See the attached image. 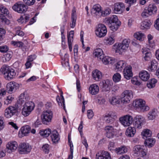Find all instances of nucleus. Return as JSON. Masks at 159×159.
<instances>
[{
	"label": "nucleus",
	"instance_id": "obj_33",
	"mask_svg": "<svg viewBox=\"0 0 159 159\" xmlns=\"http://www.w3.org/2000/svg\"><path fill=\"white\" fill-rule=\"evenodd\" d=\"M134 38L140 41H143L145 38V36L144 34L142 33L140 31L138 32L134 33Z\"/></svg>",
	"mask_w": 159,
	"mask_h": 159
},
{
	"label": "nucleus",
	"instance_id": "obj_28",
	"mask_svg": "<svg viewBox=\"0 0 159 159\" xmlns=\"http://www.w3.org/2000/svg\"><path fill=\"white\" fill-rule=\"evenodd\" d=\"M139 76L141 79L144 81H147L150 77L149 74L145 70L141 71L139 73Z\"/></svg>",
	"mask_w": 159,
	"mask_h": 159
},
{
	"label": "nucleus",
	"instance_id": "obj_19",
	"mask_svg": "<svg viewBox=\"0 0 159 159\" xmlns=\"http://www.w3.org/2000/svg\"><path fill=\"white\" fill-rule=\"evenodd\" d=\"M30 127L28 125H26L21 127L18 133L19 137L21 138L24 136L27 135L30 133Z\"/></svg>",
	"mask_w": 159,
	"mask_h": 159
},
{
	"label": "nucleus",
	"instance_id": "obj_34",
	"mask_svg": "<svg viewBox=\"0 0 159 159\" xmlns=\"http://www.w3.org/2000/svg\"><path fill=\"white\" fill-rule=\"evenodd\" d=\"M61 64L62 66L64 67L68 66H69V55L67 53H65L64 55L61 57Z\"/></svg>",
	"mask_w": 159,
	"mask_h": 159
},
{
	"label": "nucleus",
	"instance_id": "obj_36",
	"mask_svg": "<svg viewBox=\"0 0 159 159\" xmlns=\"http://www.w3.org/2000/svg\"><path fill=\"white\" fill-rule=\"evenodd\" d=\"M157 63L155 60L151 61L150 65L148 67V70L149 71H154L157 68Z\"/></svg>",
	"mask_w": 159,
	"mask_h": 159
},
{
	"label": "nucleus",
	"instance_id": "obj_31",
	"mask_svg": "<svg viewBox=\"0 0 159 159\" xmlns=\"http://www.w3.org/2000/svg\"><path fill=\"white\" fill-rule=\"evenodd\" d=\"M107 21L108 24H117V22H120L118 20L117 16L116 15H113L108 17Z\"/></svg>",
	"mask_w": 159,
	"mask_h": 159
},
{
	"label": "nucleus",
	"instance_id": "obj_12",
	"mask_svg": "<svg viewBox=\"0 0 159 159\" xmlns=\"http://www.w3.org/2000/svg\"><path fill=\"white\" fill-rule=\"evenodd\" d=\"M145 121V119L144 117L142 116L137 115L134 118L133 125L135 128L141 129Z\"/></svg>",
	"mask_w": 159,
	"mask_h": 159
},
{
	"label": "nucleus",
	"instance_id": "obj_7",
	"mask_svg": "<svg viewBox=\"0 0 159 159\" xmlns=\"http://www.w3.org/2000/svg\"><path fill=\"white\" fill-rule=\"evenodd\" d=\"M31 146L28 143H20L18 147V150L19 153L25 154L30 153L31 150Z\"/></svg>",
	"mask_w": 159,
	"mask_h": 159
},
{
	"label": "nucleus",
	"instance_id": "obj_45",
	"mask_svg": "<svg viewBox=\"0 0 159 159\" xmlns=\"http://www.w3.org/2000/svg\"><path fill=\"white\" fill-rule=\"evenodd\" d=\"M157 82V80L155 79H152L150 80L147 84L148 87L150 89L154 87L156 84Z\"/></svg>",
	"mask_w": 159,
	"mask_h": 159
},
{
	"label": "nucleus",
	"instance_id": "obj_27",
	"mask_svg": "<svg viewBox=\"0 0 159 159\" xmlns=\"http://www.w3.org/2000/svg\"><path fill=\"white\" fill-rule=\"evenodd\" d=\"M115 151L118 155H121L127 152L128 149L125 146H121L120 147L116 148Z\"/></svg>",
	"mask_w": 159,
	"mask_h": 159
},
{
	"label": "nucleus",
	"instance_id": "obj_24",
	"mask_svg": "<svg viewBox=\"0 0 159 159\" xmlns=\"http://www.w3.org/2000/svg\"><path fill=\"white\" fill-rule=\"evenodd\" d=\"M50 137L53 143H58L60 139L59 134L56 130L52 131Z\"/></svg>",
	"mask_w": 159,
	"mask_h": 159
},
{
	"label": "nucleus",
	"instance_id": "obj_60",
	"mask_svg": "<svg viewBox=\"0 0 159 159\" xmlns=\"http://www.w3.org/2000/svg\"><path fill=\"white\" fill-rule=\"evenodd\" d=\"M32 110H22L21 113L25 117L28 116L31 113Z\"/></svg>",
	"mask_w": 159,
	"mask_h": 159
},
{
	"label": "nucleus",
	"instance_id": "obj_18",
	"mask_svg": "<svg viewBox=\"0 0 159 159\" xmlns=\"http://www.w3.org/2000/svg\"><path fill=\"white\" fill-rule=\"evenodd\" d=\"M123 74L124 77L127 80H129L133 76L132 67L130 66H126L124 69Z\"/></svg>",
	"mask_w": 159,
	"mask_h": 159
},
{
	"label": "nucleus",
	"instance_id": "obj_64",
	"mask_svg": "<svg viewBox=\"0 0 159 159\" xmlns=\"http://www.w3.org/2000/svg\"><path fill=\"white\" fill-rule=\"evenodd\" d=\"M37 57L34 54L28 56L27 58V60L31 62L36 59Z\"/></svg>",
	"mask_w": 159,
	"mask_h": 159
},
{
	"label": "nucleus",
	"instance_id": "obj_40",
	"mask_svg": "<svg viewBox=\"0 0 159 159\" xmlns=\"http://www.w3.org/2000/svg\"><path fill=\"white\" fill-rule=\"evenodd\" d=\"M16 113V110H5L4 113V116L7 118L11 117Z\"/></svg>",
	"mask_w": 159,
	"mask_h": 159
},
{
	"label": "nucleus",
	"instance_id": "obj_47",
	"mask_svg": "<svg viewBox=\"0 0 159 159\" xmlns=\"http://www.w3.org/2000/svg\"><path fill=\"white\" fill-rule=\"evenodd\" d=\"M109 102L113 105H116L119 104L120 100L119 99L113 97L109 99Z\"/></svg>",
	"mask_w": 159,
	"mask_h": 159
},
{
	"label": "nucleus",
	"instance_id": "obj_54",
	"mask_svg": "<svg viewBox=\"0 0 159 159\" xmlns=\"http://www.w3.org/2000/svg\"><path fill=\"white\" fill-rule=\"evenodd\" d=\"M131 83L134 84L139 86L140 84V83L138 81V78L136 77H133L131 80Z\"/></svg>",
	"mask_w": 159,
	"mask_h": 159
},
{
	"label": "nucleus",
	"instance_id": "obj_43",
	"mask_svg": "<svg viewBox=\"0 0 159 159\" xmlns=\"http://www.w3.org/2000/svg\"><path fill=\"white\" fill-rule=\"evenodd\" d=\"M39 133L41 136H43L44 137H47L51 134V130L50 129H47L45 130H41Z\"/></svg>",
	"mask_w": 159,
	"mask_h": 159
},
{
	"label": "nucleus",
	"instance_id": "obj_48",
	"mask_svg": "<svg viewBox=\"0 0 159 159\" xmlns=\"http://www.w3.org/2000/svg\"><path fill=\"white\" fill-rule=\"evenodd\" d=\"M113 81L115 82H118L120 81L121 80V76L120 74L116 73L113 76Z\"/></svg>",
	"mask_w": 159,
	"mask_h": 159
},
{
	"label": "nucleus",
	"instance_id": "obj_2",
	"mask_svg": "<svg viewBox=\"0 0 159 159\" xmlns=\"http://www.w3.org/2000/svg\"><path fill=\"white\" fill-rule=\"evenodd\" d=\"M130 41L129 39H125L120 43H116L113 45V49L115 52L122 54L128 49Z\"/></svg>",
	"mask_w": 159,
	"mask_h": 159
},
{
	"label": "nucleus",
	"instance_id": "obj_49",
	"mask_svg": "<svg viewBox=\"0 0 159 159\" xmlns=\"http://www.w3.org/2000/svg\"><path fill=\"white\" fill-rule=\"evenodd\" d=\"M0 11L4 15H7L9 14L8 9L2 5H0Z\"/></svg>",
	"mask_w": 159,
	"mask_h": 159
},
{
	"label": "nucleus",
	"instance_id": "obj_26",
	"mask_svg": "<svg viewBox=\"0 0 159 159\" xmlns=\"http://www.w3.org/2000/svg\"><path fill=\"white\" fill-rule=\"evenodd\" d=\"M92 75L93 79L96 81H99L102 77V73L98 70H96L93 71Z\"/></svg>",
	"mask_w": 159,
	"mask_h": 159
},
{
	"label": "nucleus",
	"instance_id": "obj_55",
	"mask_svg": "<svg viewBox=\"0 0 159 159\" xmlns=\"http://www.w3.org/2000/svg\"><path fill=\"white\" fill-rule=\"evenodd\" d=\"M12 52H10L7 53L4 56V57L6 61H9L12 57Z\"/></svg>",
	"mask_w": 159,
	"mask_h": 159
},
{
	"label": "nucleus",
	"instance_id": "obj_20",
	"mask_svg": "<svg viewBox=\"0 0 159 159\" xmlns=\"http://www.w3.org/2000/svg\"><path fill=\"white\" fill-rule=\"evenodd\" d=\"M125 9V5L123 3L118 2L114 5V10L115 13L121 14L123 12Z\"/></svg>",
	"mask_w": 159,
	"mask_h": 159
},
{
	"label": "nucleus",
	"instance_id": "obj_53",
	"mask_svg": "<svg viewBox=\"0 0 159 159\" xmlns=\"http://www.w3.org/2000/svg\"><path fill=\"white\" fill-rule=\"evenodd\" d=\"M11 44L14 46L20 47L23 46V43L21 41H12L11 42Z\"/></svg>",
	"mask_w": 159,
	"mask_h": 159
},
{
	"label": "nucleus",
	"instance_id": "obj_1",
	"mask_svg": "<svg viewBox=\"0 0 159 159\" xmlns=\"http://www.w3.org/2000/svg\"><path fill=\"white\" fill-rule=\"evenodd\" d=\"M29 99L28 95L25 92H23L19 96L14 106H10L6 109H34L35 107L34 103L32 101L26 102Z\"/></svg>",
	"mask_w": 159,
	"mask_h": 159
},
{
	"label": "nucleus",
	"instance_id": "obj_11",
	"mask_svg": "<svg viewBox=\"0 0 159 159\" xmlns=\"http://www.w3.org/2000/svg\"><path fill=\"white\" fill-rule=\"evenodd\" d=\"M121 124L125 127L129 126L133 122V118L130 116L126 115L119 118Z\"/></svg>",
	"mask_w": 159,
	"mask_h": 159
},
{
	"label": "nucleus",
	"instance_id": "obj_16",
	"mask_svg": "<svg viewBox=\"0 0 159 159\" xmlns=\"http://www.w3.org/2000/svg\"><path fill=\"white\" fill-rule=\"evenodd\" d=\"M95 159H111V158L109 152L107 151H102L96 154Z\"/></svg>",
	"mask_w": 159,
	"mask_h": 159
},
{
	"label": "nucleus",
	"instance_id": "obj_29",
	"mask_svg": "<svg viewBox=\"0 0 159 159\" xmlns=\"http://www.w3.org/2000/svg\"><path fill=\"white\" fill-rule=\"evenodd\" d=\"M136 131L134 127H129L126 129L125 135L128 137H130L134 136Z\"/></svg>",
	"mask_w": 159,
	"mask_h": 159
},
{
	"label": "nucleus",
	"instance_id": "obj_63",
	"mask_svg": "<svg viewBox=\"0 0 159 159\" xmlns=\"http://www.w3.org/2000/svg\"><path fill=\"white\" fill-rule=\"evenodd\" d=\"M115 143L113 142H110L108 146V149L110 151L115 150Z\"/></svg>",
	"mask_w": 159,
	"mask_h": 159
},
{
	"label": "nucleus",
	"instance_id": "obj_51",
	"mask_svg": "<svg viewBox=\"0 0 159 159\" xmlns=\"http://www.w3.org/2000/svg\"><path fill=\"white\" fill-rule=\"evenodd\" d=\"M71 19L72 23L70 24V27L71 28H73L75 26L76 21V17L75 16L74 12L73 11H72V13L71 14Z\"/></svg>",
	"mask_w": 159,
	"mask_h": 159
},
{
	"label": "nucleus",
	"instance_id": "obj_37",
	"mask_svg": "<svg viewBox=\"0 0 159 159\" xmlns=\"http://www.w3.org/2000/svg\"><path fill=\"white\" fill-rule=\"evenodd\" d=\"M146 146H147L149 148H151L154 145L156 142L155 139H151V137L147 138L145 139Z\"/></svg>",
	"mask_w": 159,
	"mask_h": 159
},
{
	"label": "nucleus",
	"instance_id": "obj_44",
	"mask_svg": "<svg viewBox=\"0 0 159 159\" xmlns=\"http://www.w3.org/2000/svg\"><path fill=\"white\" fill-rule=\"evenodd\" d=\"M0 23L6 25H8L10 23V21L5 16L2 14H0Z\"/></svg>",
	"mask_w": 159,
	"mask_h": 159
},
{
	"label": "nucleus",
	"instance_id": "obj_21",
	"mask_svg": "<svg viewBox=\"0 0 159 159\" xmlns=\"http://www.w3.org/2000/svg\"><path fill=\"white\" fill-rule=\"evenodd\" d=\"M100 60H101L103 63L105 65L113 64L115 62L114 59L108 56H105V55H103V57H102Z\"/></svg>",
	"mask_w": 159,
	"mask_h": 159
},
{
	"label": "nucleus",
	"instance_id": "obj_39",
	"mask_svg": "<svg viewBox=\"0 0 159 159\" xmlns=\"http://www.w3.org/2000/svg\"><path fill=\"white\" fill-rule=\"evenodd\" d=\"M157 110H151L148 113V115L149 120H153L157 116Z\"/></svg>",
	"mask_w": 159,
	"mask_h": 159
},
{
	"label": "nucleus",
	"instance_id": "obj_30",
	"mask_svg": "<svg viewBox=\"0 0 159 159\" xmlns=\"http://www.w3.org/2000/svg\"><path fill=\"white\" fill-rule=\"evenodd\" d=\"M93 54L99 60L103 57V55H104L102 50L100 48H98L95 49L93 52Z\"/></svg>",
	"mask_w": 159,
	"mask_h": 159
},
{
	"label": "nucleus",
	"instance_id": "obj_25",
	"mask_svg": "<svg viewBox=\"0 0 159 159\" xmlns=\"http://www.w3.org/2000/svg\"><path fill=\"white\" fill-rule=\"evenodd\" d=\"M61 98H60L59 96H57V97L56 100L59 105L62 108L65 109V101L64 97L62 95L63 92L61 91Z\"/></svg>",
	"mask_w": 159,
	"mask_h": 159
},
{
	"label": "nucleus",
	"instance_id": "obj_10",
	"mask_svg": "<svg viewBox=\"0 0 159 159\" xmlns=\"http://www.w3.org/2000/svg\"><path fill=\"white\" fill-rule=\"evenodd\" d=\"M145 101L142 99H136L133 101V106L136 108L142 109H149V107L145 105Z\"/></svg>",
	"mask_w": 159,
	"mask_h": 159
},
{
	"label": "nucleus",
	"instance_id": "obj_13",
	"mask_svg": "<svg viewBox=\"0 0 159 159\" xmlns=\"http://www.w3.org/2000/svg\"><path fill=\"white\" fill-rule=\"evenodd\" d=\"M91 13L97 18L101 17L102 16V11L101 6L99 4L94 5L92 10Z\"/></svg>",
	"mask_w": 159,
	"mask_h": 159
},
{
	"label": "nucleus",
	"instance_id": "obj_42",
	"mask_svg": "<svg viewBox=\"0 0 159 159\" xmlns=\"http://www.w3.org/2000/svg\"><path fill=\"white\" fill-rule=\"evenodd\" d=\"M121 23L120 22H117V24H109L110 29L113 31H116L120 25Z\"/></svg>",
	"mask_w": 159,
	"mask_h": 159
},
{
	"label": "nucleus",
	"instance_id": "obj_38",
	"mask_svg": "<svg viewBox=\"0 0 159 159\" xmlns=\"http://www.w3.org/2000/svg\"><path fill=\"white\" fill-rule=\"evenodd\" d=\"M151 24L150 21L146 20L142 22L141 23V28L142 30L148 29L150 28Z\"/></svg>",
	"mask_w": 159,
	"mask_h": 159
},
{
	"label": "nucleus",
	"instance_id": "obj_35",
	"mask_svg": "<svg viewBox=\"0 0 159 159\" xmlns=\"http://www.w3.org/2000/svg\"><path fill=\"white\" fill-rule=\"evenodd\" d=\"M147 9L150 15L156 13L157 10V7L154 4H149Z\"/></svg>",
	"mask_w": 159,
	"mask_h": 159
},
{
	"label": "nucleus",
	"instance_id": "obj_32",
	"mask_svg": "<svg viewBox=\"0 0 159 159\" xmlns=\"http://www.w3.org/2000/svg\"><path fill=\"white\" fill-rule=\"evenodd\" d=\"M125 65L126 62L122 60L118 61L115 64L116 69L119 71H121Z\"/></svg>",
	"mask_w": 159,
	"mask_h": 159
},
{
	"label": "nucleus",
	"instance_id": "obj_46",
	"mask_svg": "<svg viewBox=\"0 0 159 159\" xmlns=\"http://www.w3.org/2000/svg\"><path fill=\"white\" fill-rule=\"evenodd\" d=\"M143 149L142 146L140 145H137L134 147L133 151L134 153L140 155V152L143 151Z\"/></svg>",
	"mask_w": 159,
	"mask_h": 159
},
{
	"label": "nucleus",
	"instance_id": "obj_15",
	"mask_svg": "<svg viewBox=\"0 0 159 159\" xmlns=\"http://www.w3.org/2000/svg\"><path fill=\"white\" fill-rule=\"evenodd\" d=\"M106 135L108 138H112L114 136L116 132V129L112 125H107L105 127Z\"/></svg>",
	"mask_w": 159,
	"mask_h": 159
},
{
	"label": "nucleus",
	"instance_id": "obj_6",
	"mask_svg": "<svg viewBox=\"0 0 159 159\" xmlns=\"http://www.w3.org/2000/svg\"><path fill=\"white\" fill-rule=\"evenodd\" d=\"M107 29L106 26L103 24H99L98 25L95 30L96 36L99 38L104 37L107 33Z\"/></svg>",
	"mask_w": 159,
	"mask_h": 159
},
{
	"label": "nucleus",
	"instance_id": "obj_17",
	"mask_svg": "<svg viewBox=\"0 0 159 159\" xmlns=\"http://www.w3.org/2000/svg\"><path fill=\"white\" fill-rule=\"evenodd\" d=\"M6 147L7 152L9 153H11L15 152L17 149L18 147L17 143L16 141H11L8 143Z\"/></svg>",
	"mask_w": 159,
	"mask_h": 159
},
{
	"label": "nucleus",
	"instance_id": "obj_41",
	"mask_svg": "<svg viewBox=\"0 0 159 159\" xmlns=\"http://www.w3.org/2000/svg\"><path fill=\"white\" fill-rule=\"evenodd\" d=\"M142 134L143 135V138L145 139L147 138L151 137L152 132L149 129H145L142 132Z\"/></svg>",
	"mask_w": 159,
	"mask_h": 159
},
{
	"label": "nucleus",
	"instance_id": "obj_61",
	"mask_svg": "<svg viewBox=\"0 0 159 159\" xmlns=\"http://www.w3.org/2000/svg\"><path fill=\"white\" fill-rule=\"evenodd\" d=\"M8 49V47L7 45H2L0 46V52H6Z\"/></svg>",
	"mask_w": 159,
	"mask_h": 159
},
{
	"label": "nucleus",
	"instance_id": "obj_4",
	"mask_svg": "<svg viewBox=\"0 0 159 159\" xmlns=\"http://www.w3.org/2000/svg\"><path fill=\"white\" fill-rule=\"evenodd\" d=\"M14 11L19 13H24L27 10L28 7L22 2H18L16 3L12 7Z\"/></svg>",
	"mask_w": 159,
	"mask_h": 159
},
{
	"label": "nucleus",
	"instance_id": "obj_59",
	"mask_svg": "<svg viewBox=\"0 0 159 159\" xmlns=\"http://www.w3.org/2000/svg\"><path fill=\"white\" fill-rule=\"evenodd\" d=\"M111 12V10L110 9L108 8L105 9L103 11H102V16H105L110 14Z\"/></svg>",
	"mask_w": 159,
	"mask_h": 159
},
{
	"label": "nucleus",
	"instance_id": "obj_14",
	"mask_svg": "<svg viewBox=\"0 0 159 159\" xmlns=\"http://www.w3.org/2000/svg\"><path fill=\"white\" fill-rule=\"evenodd\" d=\"M19 88L18 84L14 82L11 81L7 84L6 90L8 93L11 94L15 92Z\"/></svg>",
	"mask_w": 159,
	"mask_h": 159
},
{
	"label": "nucleus",
	"instance_id": "obj_9",
	"mask_svg": "<svg viewBox=\"0 0 159 159\" xmlns=\"http://www.w3.org/2000/svg\"><path fill=\"white\" fill-rule=\"evenodd\" d=\"M112 84V81L108 79L103 80L99 83V85L102 91L103 92H107L110 90Z\"/></svg>",
	"mask_w": 159,
	"mask_h": 159
},
{
	"label": "nucleus",
	"instance_id": "obj_3",
	"mask_svg": "<svg viewBox=\"0 0 159 159\" xmlns=\"http://www.w3.org/2000/svg\"><path fill=\"white\" fill-rule=\"evenodd\" d=\"M0 73L4 75L5 78L7 80H10L14 78L16 75L15 70L7 65L2 66L0 69Z\"/></svg>",
	"mask_w": 159,
	"mask_h": 159
},
{
	"label": "nucleus",
	"instance_id": "obj_57",
	"mask_svg": "<svg viewBox=\"0 0 159 159\" xmlns=\"http://www.w3.org/2000/svg\"><path fill=\"white\" fill-rule=\"evenodd\" d=\"M150 15L148 13V11L147 8H145L141 13V16L144 18L148 17Z\"/></svg>",
	"mask_w": 159,
	"mask_h": 159
},
{
	"label": "nucleus",
	"instance_id": "obj_56",
	"mask_svg": "<svg viewBox=\"0 0 159 159\" xmlns=\"http://www.w3.org/2000/svg\"><path fill=\"white\" fill-rule=\"evenodd\" d=\"M23 2L27 5L31 6L33 5L35 2V0H23ZM39 1L40 0H37Z\"/></svg>",
	"mask_w": 159,
	"mask_h": 159
},
{
	"label": "nucleus",
	"instance_id": "obj_8",
	"mask_svg": "<svg viewBox=\"0 0 159 159\" xmlns=\"http://www.w3.org/2000/svg\"><path fill=\"white\" fill-rule=\"evenodd\" d=\"M52 115V112L51 110L44 111L41 116L42 122L44 124L48 125L51 121Z\"/></svg>",
	"mask_w": 159,
	"mask_h": 159
},
{
	"label": "nucleus",
	"instance_id": "obj_50",
	"mask_svg": "<svg viewBox=\"0 0 159 159\" xmlns=\"http://www.w3.org/2000/svg\"><path fill=\"white\" fill-rule=\"evenodd\" d=\"M143 54L145 55L144 56V58L145 60H149L152 57L151 53L148 52H146V51H143Z\"/></svg>",
	"mask_w": 159,
	"mask_h": 159
},
{
	"label": "nucleus",
	"instance_id": "obj_5",
	"mask_svg": "<svg viewBox=\"0 0 159 159\" xmlns=\"http://www.w3.org/2000/svg\"><path fill=\"white\" fill-rule=\"evenodd\" d=\"M133 97V93L132 91L125 90L121 94V102L123 104L129 103Z\"/></svg>",
	"mask_w": 159,
	"mask_h": 159
},
{
	"label": "nucleus",
	"instance_id": "obj_23",
	"mask_svg": "<svg viewBox=\"0 0 159 159\" xmlns=\"http://www.w3.org/2000/svg\"><path fill=\"white\" fill-rule=\"evenodd\" d=\"M99 90L98 86L96 84L91 85L89 88V93L92 95H95L98 93Z\"/></svg>",
	"mask_w": 159,
	"mask_h": 159
},
{
	"label": "nucleus",
	"instance_id": "obj_52",
	"mask_svg": "<svg viewBox=\"0 0 159 159\" xmlns=\"http://www.w3.org/2000/svg\"><path fill=\"white\" fill-rule=\"evenodd\" d=\"M105 117H110L113 119H116L117 118V115L116 112L112 111L106 114Z\"/></svg>",
	"mask_w": 159,
	"mask_h": 159
},
{
	"label": "nucleus",
	"instance_id": "obj_58",
	"mask_svg": "<svg viewBox=\"0 0 159 159\" xmlns=\"http://www.w3.org/2000/svg\"><path fill=\"white\" fill-rule=\"evenodd\" d=\"M74 32L73 30H71L69 32V34L68 35V42L73 41Z\"/></svg>",
	"mask_w": 159,
	"mask_h": 159
},
{
	"label": "nucleus",
	"instance_id": "obj_62",
	"mask_svg": "<svg viewBox=\"0 0 159 159\" xmlns=\"http://www.w3.org/2000/svg\"><path fill=\"white\" fill-rule=\"evenodd\" d=\"M14 98L12 95L9 96L7 97L5 103V104H8L11 103L12 101L14 99Z\"/></svg>",
	"mask_w": 159,
	"mask_h": 159
},
{
	"label": "nucleus",
	"instance_id": "obj_22",
	"mask_svg": "<svg viewBox=\"0 0 159 159\" xmlns=\"http://www.w3.org/2000/svg\"><path fill=\"white\" fill-rule=\"evenodd\" d=\"M115 37L114 33H112L110 36L105 38L104 40L105 43L108 45L113 44L115 42Z\"/></svg>",
	"mask_w": 159,
	"mask_h": 159
}]
</instances>
